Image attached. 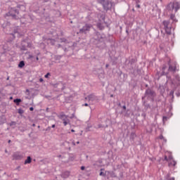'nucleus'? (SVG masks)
Wrapping results in <instances>:
<instances>
[{"label":"nucleus","mask_w":180,"mask_h":180,"mask_svg":"<svg viewBox=\"0 0 180 180\" xmlns=\"http://www.w3.org/2000/svg\"><path fill=\"white\" fill-rule=\"evenodd\" d=\"M172 160V156L170 155L169 156V158H168V160Z\"/></svg>","instance_id":"obj_29"},{"label":"nucleus","mask_w":180,"mask_h":180,"mask_svg":"<svg viewBox=\"0 0 180 180\" xmlns=\"http://www.w3.org/2000/svg\"><path fill=\"white\" fill-rule=\"evenodd\" d=\"M81 169H82V171H84V169H85V167L84 166H82Z\"/></svg>","instance_id":"obj_31"},{"label":"nucleus","mask_w":180,"mask_h":180,"mask_svg":"<svg viewBox=\"0 0 180 180\" xmlns=\"http://www.w3.org/2000/svg\"><path fill=\"white\" fill-rule=\"evenodd\" d=\"M166 9L168 11H172L174 9L175 13H176L180 9V2L176 1L170 2L167 4Z\"/></svg>","instance_id":"obj_1"},{"label":"nucleus","mask_w":180,"mask_h":180,"mask_svg":"<svg viewBox=\"0 0 180 180\" xmlns=\"http://www.w3.org/2000/svg\"><path fill=\"white\" fill-rule=\"evenodd\" d=\"M167 120V117H163V121H166Z\"/></svg>","instance_id":"obj_34"},{"label":"nucleus","mask_w":180,"mask_h":180,"mask_svg":"<svg viewBox=\"0 0 180 180\" xmlns=\"http://www.w3.org/2000/svg\"><path fill=\"white\" fill-rule=\"evenodd\" d=\"M100 74L98 75L99 78H102L103 77V74H105V72H103V69H99Z\"/></svg>","instance_id":"obj_12"},{"label":"nucleus","mask_w":180,"mask_h":180,"mask_svg":"<svg viewBox=\"0 0 180 180\" xmlns=\"http://www.w3.org/2000/svg\"><path fill=\"white\" fill-rule=\"evenodd\" d=\"M101 172H100L99 176H105V173L103 172H102V171H103V169H101Z\"/></svg>","instance_id":"obj_20"},{"label":"nucleus","mask_w":180,"mask_h":180,"mask_svg":"<svg viewBox=\"0 0 180 180\" xmlns=\"http://www.w3.org/2000/svg\"><path fill=\"white\" fill-rule=\"evenodd\" d=\"M85 99L86 101L94 102V101H96V96L94 94H90Z\"/></svg>","instance_id":"obj_7"},{"label":"nucleus","mask_w":180,"mask_h":180,"mask_svg":"<svg viewBox=\"0 0 180 180\" xmlns=\"http://www.w3.org/2000/svg\"><path fill=\"white\" fill-rule=\"evenodd\" d=\"M59 119H60V120H63V122H65L66 120H68V116H67L64 114H60L59 115Z\"/></svg>","instance_id":"obj_8"},{"label":"nucleus","mask_w":180,"mask_h":180,"mask_svg":"<svg viewBox=\"0 0 180 180\" xmlns=\"http://www.w3.org/2000/svg\"><path fill=\"white\" fill-rule=\"evenodd\" d=\"M162 25L164 26V30L167 34H171L172 32V24L169 20H163Z\"/></svg>","instance_id":"obj_3"},{"label":"nucleus","mask_w":180,"mask_h":180,"mask_svg":"<svg viewBox=\"0 0 180 180\" xmlns=\"http://www.w3.org/2000/svg\"><path fill=\"white\" fill-rule=\"evenodd\" d=\"M91 26L90 25L86 24L85 26H84L82 29L79 30V33H84L86 34L89 30H91Z\"/></svg>","instance_id":"obj_5"},{"label":"nucleus","mask_w":180,"mask_h":180,"mask_svg":"<svg viewBox=\"0 0 180 180\" xmlns=\"http://www.w3.org/2000/svg\"><path fill=\"white\" fill-rule=\"evenodd\" d=\"M14 158H15V160H21L22 156L20 155H14Z\"/></svg>","instance_id":"obj_18"},{"label":"nucleus","mask_w":180,"mask_h":180,"mask_svg":"<svg viewBox=\"0 0 180 180\" xmlns=\"http://www.w3.org/2000/svg\"><path fill=\"white\" fill-rule=\"evenodd\" d=\"M168 180H175L174 178H171V179H169Z\"/></svg>","instance_id":"obj_39"},{"label":"nucleus","mask_w":180,"mask_h":180,"mask_svg":"<svg viewBox=\"0 0 180 180\" xmlns=\"http://www.w3.org/2000/svg\"><path fill=\"white\" fill-rule=\"evenodd\" d=\"M176 165V162H175L174 160H172L171 162L169 163V166H175Z\"/></svg>","instance_id":"obj_19"},{"label":"nucleus","mask_w":180,"mask_h":180,"mask_svg":"<svg viewBox=\"0 0 180 180\" xmlns=\"http://www.w3.org/2000/svg\"><path fill=\"white\" fill-rule=\"evenodd\" d=\"M98 3L103 6L105 11H109L112 8V3L106 0H98Z\"/></svg>","instance_id":"obj_2"},{"label":"nucleus","mask_w":180,"mask_h":180,"mask_svg":"<svg viewBox=\"0 0 180 180\" xmlns=\"http://www.w3.org/2000/svg\"><path fill=\"white\" fill-rule=\"evenodd\" d=\"M10 126H16V122H11L10 123Z\"/></svg>","instance_id":"obj_24"},{"label":"nucleus","mask_w":180,"mask_h":180,"mask_svg":"<svg viewBox=\"0 0 180 180\" xmlns=\"http://www.w3.org/2000/svg\"><path fill=\"white\" fill-rule=\"evenodd\" d=\"M167 177H169V175H167Z\"/></svg>","instance_id":"obj_49"},{"label":"nucleus","mask_w":180,"mask_h":180,"mask_svg":"<svg viewBox=\"0 0 180 180\" xmlns=\"http://www.w3.org/2000/svg\"><path fill=\"white\" fill-rule=\"evenodd\" d=\"M8 143H11V140H8Z\"/></svg>","instance_id":"obj_47"},{"label":"nucleus","mask_w":180,"mask_h":180,"mask_svg":"<svg viewBox=\"0 0 180 180\" xmlns=\"http://www.w3.org/2000/svg\"><path fill=\"white\" fill-rule=\"evenodd\" d=\"M110 96H111V98H113V94H111Z\"/></svg>","instance_id":"obj_45"},{"label":"nucleus","mask_w":180,"mask_h":180,"mask_svg":"<svg viewBox=\"0 0 180 180\" xmlns=\"http://www.w3.org/2000/svg\"><path fill=\"white\" fill-rule=\"evenodd\" d=\"M11 36L15 39V34H12Z\"/></svg>","instance_id":"obj_40"},{"label":"nucleus","mask_w":180,"mask_h":180,"mask_svg":"<svg viewBox=\"0 0 180 180\" xmlns=\"http://www.w3.org/2000/svg\"><path fill=\"white\" fill-rule=\"evenodd\" d=\"M175 79H176V80H177L178 82H180V77H179V75H176L175 76Z\"/></svg>","instance_id":"obj_23"},{"label":"nucleus","mask_w":180,"mask_h":180,"mask_svg":"<svg viewBox=\"0 0 180 180\" xmlns=\"http://www.w3.org/2000/svg\"><path fill=\"white\" fill-rule=\"evenodd\" d=\"M122 108H123L122 112L126 111V105H123Z\"/></svg>","instance_id":"obj_27"},{"label":"nucleus","mask_w":180,"mask_h":180,"mask_svg":"<svg viewBox=\"0 0 180 180\" xmlns=\"http://www.w3.org/2000/svg\"><path fill=\"white\" fill-rule=\"evenodd\" d=\"M82 106H88V103H84L82 105Z\"/></svg>","instance_id":"obj_36"},{"label":"nucleus","mask_w":180,"mask_h":180,"mask_svg":"<svg viewBox=\"0 0 180 180\" xmlns=\"http://www.w3.org/2000/svg\"><path fill=\"white\" fill-rule=\"evenodd\" d=\"M174 90H172L169 92V96H172V98H174Z\"/></svg>","instance_id":"obj_21"},{"label":"nucleus","mask_w":180,"mask_h":180,"mask_svg":"<svg viewBox=\"0 0 180 180\" xmlns=\"http://www.w3.org/2000/svg\"><path fill=\"white\" fill-rule=\"evenodd\" d=\"M127 33L129 34V31L128 30H127Z\"/></svg>","instance_id":"obj_46"},{"label":"nucleus","mask_w":180,"mask_h":180,"mask_svg":"<svg viewBox=\"0 0 180 180\" xmlns=\"http://www.w3.org/2000/svg\"><path fill=\"white\" fill-rule=\"evenodd\" d=\"M18 113H19L20 115H22V113H23V110L19 109V110H18Z\"/></svg>","instance_id":"obj_25"},{"label":"nucleus","mask_w":180,"mask_h":180,"mask_svg":"<svg viewBox=\"0 0 180 180\" xmlns=\"http://www.w3.org/2000/svg\"><path fill=\"white\" fill-rule=\"evenodd\" d=\"M176 70V65H169V71H170V72H175Z\"/></svg>","instance_id":"obj_9"},{"label":"nucleus","mask_w":180,"mask_h":180,"mask_svg":"<svg viewBox=\"0 0 180 180\" xmlns=\"http://www.w3.org/2000/svg\"><path fill=\"white\" fill-rule=\"evenodd\" d=\"M165 160H166V161H168V160H169V159L167 158V156H165Z\"/></svg>","instance_id":"obj_33"},{"label":"nucleus","mask_w":180,"mask_h":180,"mask_svg":"<svg viewBox=\"0 0 180 180\" xmlns=\"http://www.w3.org/2000/svg\"><path fill=\"white\" fill-rule=\"evenodd\" d=\"M44 77L45 78H49V77H50V72H48Z\"/></svg>","instance_id":"obj_26"},{"label":"nucleus","mask_w":180,"mask_h":180,"mask_svg":"<svg viewBox=\"0 0 180 180\" xmlns=\"http://www.w3.org/2000/svg\"><path fill=\"white\" fill-rule=\"evenodd\" d=\"M155 95V92L151 90L150 89H146V92H145V96H148V97H153Z\"/></svg>","instance_id":"obj_6"},{"label":"nucleus","mask_w":180,"mask_h":180,"mask_svg":"<svg viewBox=\"0 0 180 180\" xmlns=\"http://www.w3.org/2000/svg\"><path fill=\"white\" fill-rule=\"evenodd\" d=\"M165 69H166V66H165V65H163V66H162V71L164 72Z\"/></svg>","instance_id":"obj_30"},{"label":"nucleus","mask_w":180,"mask_h":180,"mask_svg":"<svg viewBox=\"0 0 180 180\" xmlns=\"http://www.w3.org/2000/svg\"><path fill=\"white\" fill-rule=\"evenodd\" d=\"M72 145H73V146H75V142H72Z\"/></svg>","instance_id":"obj_42"},{"label":"nucleus","mask_w":180,"mask_h":180,"mask_svg":"<svg viewBox=\"0 0 180 180\" xmlns=\"http://www.w3.org/2000/svg\"><path fill=\"white\" fill-rule=\"evenodd\" d=\"M103 127H105V125H102V124H98V125H95V128H96V129H102V128H103Z\"/></svg>","instance_id":"obj_17"},{"label":"nucleus","mask_w":180,"mask_h":180,"mask_svg":"<svg viewBox=\"0 0 180 180\" xmlns=\"http://www.w3.org/2000/svg\"><path fill=\"white\" fill-rule=\"evenodd\" d=\"M97 27H98V29H100V30H103V29L105 28L102 23L100 22L97 24Z\"/></svg>","instance_id":"obj_15"},{"label":"nucleus","mask_w":180,"mask_h":180,"mask_svg":"<svg viewBox=\"0 0 180 180\" xmlns=\"http://www.w3.org/2000/svg\"><path fill=\"white\" fill-rule=\"evenodd\" d=\"M176 96H179V95L178 94H176Z\"/></svg>","instance_id":"obj_48"},{"label":"nucleus","mask_w":180,"mask_h":180,"mask_svg":"<svg viewBox=\"0 0 180 180\" xmlns=\"http://www.w3.org/2000/svg\"><path fill=\"white\" fill-rule=\"evenodd\" d=\"M14 103H16V105H19V103H20V102H22V100L20 98H16L14 99L13 101Z\"/></svg>","instance_id":"obj_14"},{"label":"nucleus","mask_w":180,"mask_h":180,"mask_svg":"<svg viewBox=\"0 0 180 180\" xmlns=\"http://www.w3.org/2000/svg\"><path fill=\"white\" fill-rule=\"evenodd\" d=\"M159 139L160 140H163V143H167V139H165V138H164V136L162 135H160Z\"/></svg>","instance_id":"obj_16"},{"label":"nucleus","mask_w":180,"mask_h":180,"mask_svg":"<svg viewBox=\"0 0 180 180\" xmlns=\"http://www.w3.org/2000/svg\"><path fill=\"white\" fill-rule=\"evenodd\" d=\"M70 123V120H67L66 121H63L64 126H67Z\"/></svg>","instance_id":"obj_22"},{"label":"nucleus","mask_w":180,"mask_h":180,"mask_svg":"<svg viewBox=\"0 0 180 180\" xmlns=\"http://www.w3.org/2000/svg\"><path fill=\"white\" fill-rule=\"evenodd\" d=\"M30 162H32V158L30 156H28L27 158V160H25L24 164L26 165V164H30Z\"/></svg>","instance_id":"obj_11"},{"label":"nucleus","mask_w":180,"mask_h":180,"mask_svg":"<svg viewBox=\"0 0 180 180\" xmlns=\"http://www.w3.org/2000/svg\"><path fill=\"white\" fill-rule=\"evenodd\" d=\"M71 131H72V133H74V132H75V130L71 129Z\"/></svg>","instance_id":"obj_38"},{"label":"nucleus","mask_w":180,"mask_h":180,"mask_svg":"<svg viewBox=\"0 0 180 180\" xmlns=\"http://www.w3.org/2000/svg\"><path fill=\"white\" fill-rule=\"evenodd\" d=\"M59 158H61V155H59Z\"/></svg>","instance_id":"obj_50"},{"label":"nucleus","mask_w":180,"mask_h":180,"mask_svg":"<svg viewBox=\"0 0 180 180\" xmlns=\"http://www.w3.org/2000/svg\"><path fill=\"white\" fill-rule=\"evenodd\" d=\"M19 15V11L15 8H11L9 9L8 13L6 14L7 16H12L13 19H18L17 15Z\"/></svg>","instance_id":"obj_4"},{"label":"nucleus","mask_w":180,"mask_h":180,"mask_svg":"<svg viewBox=\"0 0 180 180\" xmlns=\"http://www.w3.org/2000/svg\"><path fill=\"white\" fill-rule=\"evenodd\" d=\"M170 20H172L173 22H175V23L178 22V20L175 18V14H173V13L170 14Z\"/></svg>","instance_id":"obj_10"},{"label":"nucleus","mask_w":180,"mask_h":180,"mask_svg":"<svg viewBox=\"0 0 180 180\" xmlns=\"http://www.w3.org/2000/svg\"><path fill=\"white\" fill-rule=\"evenodd\" d=\"M76 144H79V141L76 142Z\"/></svg>","instance_id":"obj_43"},{"label":"nucleus","mask_w":180,"mask_h":180,"mask_svg":"<svg viewBox=\"0 0 180 180\" xmlns=\"http://www.w3.org/2000/svg\"><path fill=\"white\" fill-rule=\"evenodd\" d=\"M44 2H49V0H44Z\"/></svg>","instance_id":"obj_41"},{"label":"nucleus","mask_w":180,"mask_h":180,"mask_svg":"<svg viewBox=\"0 0 180 180\" xmlns=\"http://www.w3.org/2000/svg\"><path fill=\"white\" fill-rule=\"evenodd\" d=\"M136 8H140V4H136Z\"/></svg>","instance_id":"obj_35"},{"label":"nucleus","mask_w":180,"mask_h":180,"mask_svg":"<svg viewBox=\"0 0 180 180\" xmlns=\"http://www.w3.org/2000/svg\"><path fill=\"white\" fill-rule=\"evenodd\" d=\"M160 2H162V0H160Z\"/></svg>","instance_id":"obj_51"},{"label":"nucleus","mask_w":180,"mask_h":180,"mask_svg":"<svg viewBox=\"0 0 180 180\" xmlns=\"http://www.w3.org/2000/svg\"><path fill=\"white\" fill-rule=\"evenodd\" d=\"M43 81H44L43 78L39 79V82H43Z\"/></svg>","instance_id":"obj_32"},{"label":"nucleus","mask_w":180,"mask_h":180,"mask_svg":"<svg viewBox=\"0 0 180 180\" xmlns=\"http://www.w3.org/2000/svg\"><path fill=\"white\" fill-rule=\"evenodd\" d=\"M54 127H56V124L52 125V128L54 129Z\"/></svg>","instance_id":"obj_37"},{"label":"nucleus","mask_w":180,"mask_h":180,"mask_svg":"<svg viewBox=\"0 0 180 180\" xmlns=\"http://www.w3.org/2000/svg\"><path fill=\"white\" fill-rule=\"evenodd\" d=\"M30 110L31 112H33V110H34V108H33V107H31V108H30Z\"/></svg>","instance_id":"obj_28"},{"label":"nucleus","mask_w":180,"mask_h":180,"mask_svg":"<svg viewBox=\"0 0 180 180\" xmlns=\"http://www.w3.org/2000/svg\"><path fill=\"white\" fill-rule=\"evenodd\" d=\"M24 65H25V61L22 60L19 63L18 68H23Z\"/></svg>","instance_id":"obj_13"},{"label":"nucleus","mask_w":180,"mask_h":180,"mask_svg":"<svg viewBox=\"0 0 180 180\" xmlns=\"http://www.w3.org/2000/svg\"><path fill=\"white\" fill-rule=\"evenodd\" d=\"M105 67L108 68V67H109V65H106Z\"/></svg>","instance_id":"obj_44"}]
</instances>
